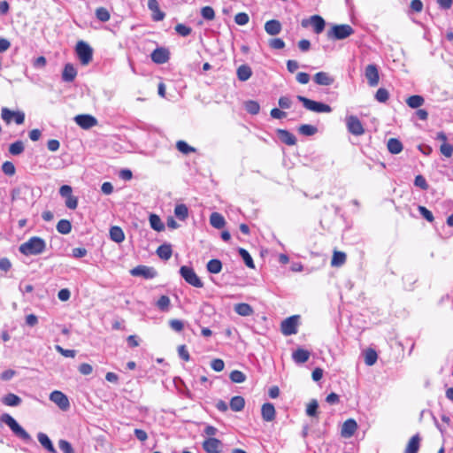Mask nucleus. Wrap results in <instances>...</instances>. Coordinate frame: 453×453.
<instances>
[{
  "instance_id": "nucleus-56",
  "label": "nucleus",
  "mask_w": 453,
  "mask_h": 453,
  "mask_svg": "<svg viewBox=\"0 0 453 453\" xmlns=\"http://www.w3.org/2000/svg\"><path fill=\"white\" fill-rule=\"evenodd\" d=\"M55 349L60 353L62 356L65 357H74L76 355L75 350L73 349H65L62 348L60 345H56Z\"/></svg>"
},
{
  "instance_id": "nucleus-16",
  "label": "nucleus",
  "mask_w": 453,
  "mask_h": 453,
  "mask_svg": "<svg viewBox=\"0 0 453 453\" xmlns=\"http://www.w3.org/2000/svg\"><path fill=\"white\" fill-rule=\"evenodd\" d=\"M156 64H165L169 60V51L165 48H157L150 55Z\"/></svg>"
},
{
  "instance_id": "nucleus-62",
  "label": "nucleus",
  "mask_w": 453,
  "mask_h": 453,
  "mask_svg": "<svg viewBox=\"0 0 453 453\" xmlns=\"http://www.w3.org/2000/svg\"><path fill=\"white\" fill-rule=\"evenodd\" d=\"M65 206L71 210H74L78 206V199L73 195L65 198Z\"/></svg>"
},
{
  "instance_id": "nucleus-34",
  "label": "nucleus",
  "mask_w": 453,
  "mask_h": 453,
  "mask_svg": "<svg viewBox=\"0 0 453 453\" xmlns=\"http://www.w3.org/2000/svg\"><path fill=\"white\" fill-rule=\"evenodd\" d=\"M150 227L157 232H161L165 229V224L162 222L161 219L156 214H150Z\"/></svg>"
},
{
  "instance_id": "nucleus-30",
  "label": "nucleus",
  "mask_w": 453,
  "mask_h": 453,
  "mask_svg": "<svg viewBox=\"0 0 453 453\" xmlns=\"http://www.w3.org/2000/svg\"><path fill=\"white\" fill-rule=\"evenodd\" d=\"M346 254L342 251H334L333 257L331 260V265L333 267H340L346 262Z\"/></svg>"
},
{
  "instance_id": "nucleus-25",
  "label": "nucleus",
  "mask_w": 453,
  "mask_h": 453,
  "mask_svg": "<svg viewBox=\"0 0 453 453\" xmlns=\"http://www.w3.org/2000/svg\"><path fill=\"white\" fill-rule=\"evenodd\" d=\"M310 357V352L303 349H297L292 354L293 360L297 364L305 363Z\"/></svg>"
},
{
  "instance_id": "nucleus-12",
  "label": "nucleus",
  "mask_w": 453,
  "mask_h": 453,
  "mask_svg": "<svg viewBox=\"0 0 453 453\" xmlns=\"http://www.w3.org/2000/svg\"><path fill=\"white\" fill-rule=\"evenodd\" d=\"M132 276H141L144 279H153L157 276V271L153 267L138 265L130 271Z\"/></svg>"
},
{
  "instance_id": "nucleus-61",
  "label": "nucleus",
  "mask_w": 453,
  "mask_h": 453,
  "mask_svg": "<svg viewBox=\"0 0 453 453\" xmlns=\"http://www.w3.org/2000/svg\"><path fill=\"white\" fill-rule=\"evenodd\" d=\"M211 367L215 372H221L224 369V367H225L224 361L222 359H219V358H215V359H213L211 361Z\"/></svg>"
},
{
  "instance_id": "nucleus-3",
  "label": "nucleus",
  "mask_w": 453,
  "mask_h": 453,
  "mask_svg": "<svg viewBox=\"0 0 453 453\" xmlns=\"http://www.w3.org/2000/svg\"><path fill=\"white\" fill-rule=\"evenodd\" d=\"M354 34V29L348 24L334 25L327 31L329 40H343Z\"/></svg>"
},
{
  "instance_id": "nucleus-47",
  "label": "nucleus",
  "mask_w": 453,
  "mask_h": 453,
  "mask_svg": "<svg viewBox=\"0 0 453 453\" xmlns=\"http://www.w3.org/2000/svg\"><path fill=\"white\" fill-rule=\"evenodd\" d=\"M171 301L167 296H161L157 302V306L160 311H165L169 309Z\"/></svg>"
},
{
  "instance_id": "nucleus-7",
  "label": "nucleus",
  "mask_w": 453,
  "mask_h": 453,
  "mask_svg": "<svg viewBox=\"0 0 453 453\" xmlns=\"http://www.w3.org/2000/svg\"><path fill=\"white\" fill-rule=\"evenodd\" d=\"M75 50L82 65H86L92 60L93 50L87 42L83 41L78 42Z\"/></svg>"
},
{
  "instance_id": "nucleus-27",
  "label": "nucleus",
  "mask_w": 453,
  "mask_h": 453,
  "mask_svg": "<svg viewBox=\"0 0 453 453\" xmlns=\"http://www.w3.org/2000/svg\"><path fill=\"white\" fill-rule=\"evenodd\" d=\"M419 443H420V437L418 434L413 435L405 449L404 453H418L419 449Z\"/></svg>"
},
{
  "instance_id": "nucleus-42",
  "label": "nucleus",
  "mask_w": 453,
  "mask_h": 453,
  "mask_svg": "<svg viewBox=\"0 0 453 453\" xmlns=\"http://www.w3.org/2000/svg\"><path fill=\"white\" fill-rule=\"evenodd\" d=\"M298 131L301 134L311 136L317 133L318 128L312 125L303 124L299 127Z\"/></svg>"
},
{
  "instance_id": "nucleus-1",
  "label": "nucleus",
  "mask_w": 453,
  "mask_h": 453,
  "mask_svg": "<svg viewBox=\"0 0 453 453\" xmlns=\"http://www.w3.org/2000/svg\"><path fill=\"white\" fill-rule=\"evenodd\" d=\"M45 249V241L41 237L33 236L23 242L19 246V250L25 256H36L42 254Z\"/></svg>"
},
{
  "instance_id": "nucleus-53",
  "label": "nucleus",
  "mask_w": 453,
  "mask_h": 453,
  "mask_svg": "<svg viewBox=\"0 0 453 453\" xmlns=\"http://www.w3.org/2000/svg\"><path fill=\"white\" fill-rule=\"evenodd\" d=\"M440 151L444 157H450L453 154V146L449 143L443 142L440 147Z\"/></svg>"
},
{
  "instance_id": "nucleus-20",
  "label": "nucleus",
  "mask_w": 453,
  "mask_h": 453,
  "mask_svg": "<svg viewBox=\"0 0 453 453\" xmlns=\"http://www.w3.org/2000/svg\"><path fill=\"white\" fill-rule=\"evenodd\" d=\"M37 439L40 444L50 453H58L52 441L44 433H38Z\"/></svg>"
},
{
  "instance_id": "nucleus-54",
  "label": "nucleus",
  "mask_w": 453,
  "mask_h": 453,
  "mask_svg": "<svg viewBox=\"0 0 453 453\" xmlns=\"http://www.w3.org/2000/svg\"><path fill=\"white\" fill-rule=\"evenodd\" d=\"M2 171L4 174L12 176L16 170L14 165L12 162L6 161L2 165Z\"/></svg>"
},
{
  "instance_id": "nucleus-4",
  "label": "nucleus",
  "mask_w": 453,
  "mask_h": 453,
  "mask_svg": "<svg viewBox=\"0 0 453 453\" xmlns=\"http://www.w3.org/2000/svg\"><path fill=\"white\" fill-rule=\"evenodd\" d=\"M297 100L303 104L305 109L311 111L318 113H329L332 111V108L329 104L317 102L303 96H297Z\"/></svg>"
},
{
  "instance_id": "nucleus-17",
  "label": "nucleus",
  "mask_w": 453,
  "mask_h": 453,
  "mask_svg": "<svg viewBox=\"0 0 453 453\" xmlns=\"http://www.w3.org/2000/svg\"><path fill=\"white\" fill-rule=\"evenodd\" d=\"M314 81L318 85L330 86L334 83V79L326 72H319L313 77Z\"/></svg>"
},
{
  "instance_id": "nucleus-64",
  "label": "nucleus",
  "mask_w": 453,
  "mask_h": 453,
  "mask_svg": "<svg viewBox=\"0 0 453 453\" xmlns=\"http://www.w3.org/2000/svg\"><path fill=\"white\" fill-rule=\"evenodd\" d=\"M70 296H71V292L67 288H62L58 293V297L62 302L68 301L70 299Z\"/></svg>"
},
{
  "instance_id": "nucleus-14",
  "label": "nucleus",
  "mask_w": 453,
  "mask_h": 453,
  "mask_svg": "<svg viewBox=\"0 0 453 453\" xmlns=\"http://www.w3.org/2000/svg\"><path fill=\"white\" fill-rule=\"evenodd\" d=\"M357 429V424L355 419L349 418L347 419L342 426L341 435L343 438H350L355 434Z\"/></svg>"
},
{
  "instance_id": "nucleus-28",
  "label": "nucleus",
  "mask_w": 453,
  "mask_h": 453,
  "mask_svg": "<svg viewBox=\"0 0 453 453\" xmlns=\"http://www.w3.org/2000/svg\"><path fill=\"white\" fill-rule=\"evenodd\" d=\"M110 237L111 239L117 242L120 243L125 240V234L121 227L114 226L110 228Z\"/></svg>"
},
{
  "instance_id": "nucleus-11",
  "label": "nucleus",
  "mask_w": 453,
  "mask_h": 453,
  "mask_svg": "<svg viewBox=\"0 0 453 453\" xmlns=\"http://www.w3.org/2000/svg\"><path fill=\"white\" fill-rule=\"evenodd\" d=\"M365 76L367 79L368 84L371 87H376L379 84L380 75L376 65L370 64L365 67Z\"/></svg>"
},
{
  "instance_id": "nucleus-43",
  "label": "nucleus",
  "mask_w": 453,
  "mask_h": 453,
  "mask_svg": "<svg viewBox=\"0 0 453 453\" xmlns=\"http://www.w3.org/2000/svg\"><path fill=\"white\" fill-rule=\"evenodd\" d=\"M377 358H378V355L375 350L369 349L365 351V363L367 365H369V366L373 365L376 363Z\"/></svg>"
},
{
  "instance_id": "nucleus-35",
  "label": "nucleus",
  "mask_w": 453,
  "mask_h": 453,
  "mask_svg": "<svg viewBox=\"0 0 453 453\" xmlns=\"http://www.w3.org/2000/svg\"><path fill=\"white\" fill-rule=\"evenodd\" d=\"M157 256L165 260H168L172 257V247L170 244L160 245L157 250Z\"/></svg>"
},
{
  "instance_id": "nucleus-10",
  "label": "nucleus",
  "mask_w": 453,
  "mask_h": 453,
  "mask_svg": "<svg viewBox=\"0 0 453 453\" xmlns=\"http://www.w3.org/2000/svg\"><path fill=\"white\" fill-rule=\"evenodd\" d=\"M50 400L57 404L62 411H67L70 407L68 397L58 390H54L50 395Z\"/></svg>"
},
{
  "instance_id": "nucleus-18",
  "label": "nucleus",
  "mask_w": 453,
  "mask_h": 453,
  "mask_svg": "<svg viewBox=\"0 0 453 453\" xmlns=\"http://www.w3.org/2000/svg\"><path fill=\"white\" fill-rule=\"evenodd\" d=\"M277 135H278V138L280 140V142H282L283 143H285L287 145H290V146L295 145L296 142V139L295 135L288 130L278 129Z\"/></svg>"
},
{
  "instance_id": "nucleus-40",
  "label": "nucleus",
  "mask_w": 453,
  "mask_h": 453,
  "mask_svg": "<svg viewBox=\"0 0 453 453\" xmlns=\"http://www.w3.org/2000/svg\"><path fill=\"white\" fill-rule=\"evenodd\" d=\"M238 252L242 257L245 265L250 268H255V264L250 254L243 248H239Z\"/></svg>"
},
{
  "instance_id": "nucleus-57",
  "label": "nucleus",
  "mask_w": 453,
  "mask_h": 453,
  "mask_svg": "<svg viewBox=\"0 0 453 453\" xmlns=\"http://www.w3.org/2000/svg\"><path fill=\"white\" fill-rule=\"evenodd\" d=\"M418 211L419 213L421 214V216L426 219L427 221L429 222H433L434 218V215L433 213L428 210L426 209L425 206H418Z\"/></svg>"
},
{
  "instance_id": "nucleus-15",
  "label": "nucleus",
  "mask_w": 453,
  "mask_h": 453,
  "mask_svg": "<svg viewBox=\"0 0 453 453\" xmlns=\"http://www.w3.org/2000/svg\"><path fill=\"white\" fill-rule=\"evenodd\" d=\"M75 122L82 128L88 129L96 125L97 121L96 118L91 115H77L74 118Z\"/></svg>"
},
{
  "instance_id": "nucleus-58",
  "label": "nucleus",
  "mask_w": 453,
  "mask_h": 453,
  "mask_svg": "<svg viewBox=\"0 0 453 453\" xmlns=\"http://www.w3.org/2000/svg\"><path fill=\"white\" fill-rule=\"evenodd\" d=\"M269 45L272 49L281 50L285 47V42L280 38H273L269 41Z\"/></svg>"
},
{
  "instance_id": "nucleus-44",
  "label": "nucleus",
  "mask_w": 453,
  "mask_h": 453,
  "mask_svg": "<svg viewBox=\"0 0 453 453\" xmlns=\"http://www.w3.org/2000/svg\"><path fill=\"white\" fill-rule=\"evenodd\" d=\"M176 148H177V150H178L180 152H181V153H183V154H185V155H187V154H189V153H192V152H195V151H196V149H195V148H193V147L189 146V145H188L186 142H184V141H178V142H176Z\"/></svg>"
},
{
  "instance_id": "nucleus-38",
  "label": "nucleus",
  "mask_w": 453,
  "mask_h": 453,
  "mask_svg": "<svg viewBox=\"0 0 453 453\" xmlns=\"http://www.w3.org/2000/svg\"><path fill=\"white\" fill-rule=\"evenodd\" d=\"M174 214L179 219L185 220L188 216V209L183 203L177 204L174 208Z\"/></svg>"
},
{
  "instance_id": "nucleus-59",
  "label": "nucleus",
  "mask_w": 453,
  "mask_h": 453,
  "mask_svg": "<svg viewBox=\"0 0 453 453\" xmlns=\"http://www.w3.org/2000/svg\"><path fill=\"white\" fill-rule=\"evenodd\" d=\"M234 21L240 26L246 25L249 22V16L244 12H239L235 15Z\"/></svg>"
},
{
  "instance_id": "nucleus-31",
  "label": "nucleus",
  "mask_w": 453,
  "mask_h": 453,
  "mask_svg": "<svg viewBox=\"0 0 453 453\" xmlns=\"http://www.w3.org/2000/svg\"><path fill=\"white\" fill-rule=\"evenodd\" d=\"M388 150L392 154H399L403 150L402 142L396 138H390L387 144Z\"/></svg>"
},
{
  "instance_id": "nucleus-2",
  "label": "nucleus",
  "mask_w": 453,
  "mask_h": 453,
  "mask_svg": "<svg viewBox=\"0 0 453 453\" xmlns=\"http://www.w3.org/2000/svg\"><path fill=\"white\" fill-rule=\"evenodd\" d=\"M1 420L5 423L12 433L22 441L26 442L32 441L30 434L10 414H3Z\"/></svg>"
},
{
  "instance_id": "nucleus-26",
  "label": "nucleus",
  "mask_w": 453,
  "mask_h": 453,
  "mask_svg": "<svg viewBox=\"0 0 453 453\" xmlns=\"http://www.w3.org/2000/svg\"><path fill=\"white\" fill-rule=\"evenodd\" d=\"M210 223L213 227L221 229L225 226L226 220L220 213L212 212L210 216Z\"/></svg>"
},
{
  "instance_id": "nucleus-39",
  "label": "nucleus",
  "mask_w": 453,
  "mask_h": 453,
  "mask_svg": "<svg viewBox=\"0 0 453 453\" xmlns=\"http://www.w3.org/2000/svg\"><path fill=\"white\" fill-rule=\"evenodd\" d=\"M72 230L71 222L67 219H61L57 224V231L62 234H67Z\"/></svg>"
},
{
  "instance_id": "nucleus-29",
  "label": "nucleus",
  "mask_w": 453,
  "mask_h": 453,
  "mask_svg": "<svg viewBox=\"0 0 453 453\" xmlns=\"http://www.w3.org/2000/svg\"><path fill=\"white\" fill-rule=\"evenodd\" d=\"M2 403L6 406L15 407L20 404L21 398L15 394L9 393L2 398Z\"/></svg>"
},
{
  "instance_id": "nucleus-24",
  "label": "nucleus",
  "mask_w": 453,
  "mask_h": 453,
  "mask_svg": "<svg viewBox=\"0 0 453 453\" xmlns=\"http://www.w3.org/2000/svg\"><path fill=\"white\" fill-rule=\"evenodd\" d=\"M310 23L313 27L316 34H320L325 28L326 22L324 19L319 15H313L310 18Z\"/></svg>"
},
{
  "instance_id": "nucleus-19",
  "label": "nucleus",
  "mask_w": 453,
  "mask_h": 453,
  "mask_svg": "<svg viewBox=\"0 0 453 453\" xmlns=\"http://www.w3.org/2000/svg\"><path fill=\"white\" fill-rule=\"evenodd\" d=\"M148 8L153 12V19L156 21L163 20L165 13L160 10L157 0H148Z\"/></svg>"
},
{
  "instance_id": "nucleus-23",
  "label": "nucleus",
  "mask_w": 453,
  "mask_h": 453,
  "mask_svg": "<svg viewBox=\"0 0 453 453\" xmlns=\"http://www.w3.org/2000/svg\"><path fill=\"white\" fill-rule=\"evenodd\" d=\"M77 75V71L72 64H66L62 73V80L66 82L73 81Z\"/></svg>"
},
{
  "instance_id": "nucleus-36",
  "label": "nucleus",
  "mask_w": 453,
  "mask_h": 453,
  "mask_svg": "<svg viewBox=\"0 0 453 453\" xmlns=\"http://www.w3.org/2000/svg\"><path fill=\"white\" fill-rule=\"evenodd\" d=\"M234 311L241 316H248L252 314L253 309L250 304L241 303L234 306Z\"/></svg>"
},
{
  "instance_id": "nucleus-22",
  "label": "nucleus",
  "mask_w": 453,
  "mask_h": 453,
  "mask_svg": "<svg viewBox=\"0 0 453 453\" xmlns=\"http://www.w3.org/2000/svg\"><path fill=\"white\" fill-rule=\"evenodd\" d=\"M262 418L265 421H272L275 418V408L273 403H266L262 405L261 408Z\"/></svg>"
},
{
  "instance_id": "nucleus-41",
  "label": "nucleus",
  "mask_w": 453,
  "mask_h": 453,
  "mask_svg": "<svg viewBox=\"0 0 453 453\" xmlns=\"http://www.w3.org/2000/svg\"><path fill=\"white\" fill-rule=\"evenodd\" d=\"M206 267L211 273H219L222 269V264L219 259H211L207 263Z\"/></svg>"
},
{
  "instance_id": "nucleus-46",
  "label": "nucleus",
  "mask_w": 453,
  "mask_h": 453,
  "mask_svg": "<svg viewBox=\"0 0 453 453\" xmlns=\"http://www.w3.org/2000/svg\"><path fill=\"white\" fill-rule=\"evenodd\" d=\"M96 17L102 22H106L110 19V12L104 7H99L96 10Z\"/></svg>"
},
{
  "instance_id": "nucleus-6",
  "label": "nucleus",
  "mask_w": 453,
  "mask_h": 453,
  "mask_svg": "<svg viewBox=\"0 0 453 453\" xmlns=\"http://www.w3.org/2000/svg\"><path fill=\"white\" fill-rule=\"evenodd\" d=\"M180 273L185 281L189 285L195 288L203 287V281L200 280L192 267L183 265L180 269Z\"/></svg>"
},
{
  "instance_id": "nucleus-55",
  "label": "nucleus",
  "mask_w": 453,
  "mask_h": 453,
  "mask_svg": "<svg viewBox=\"0 0 453 453\" xmlns=\"http://www.w3.org/2000/svg\"><path fill=\"white\" fill-rule=\"evenodd\" d=\"M58 446L61 451L64 453H74V450L71 445V443L65 440H60L58 441Z\"/></svg>"
},
{
  "instance_id": "nucleus-60",
  "label": "nucleus",
  "mask_w": 453,
  "mask_h": 453,
  "mask_svg": "<svg viewBox=\"0 0 453 453\" xmlns=\"http://www.w3.org/2000/svg\"><path fill=\"white\" fill-rule=\"evenodd\" d=\"M415 186L420 188L423 190H426L428 188V184L426 179L422 175H417L414 180Z\"/></svg>"
},
{
  "instance_id": "nucleus-49",
  "label": "nucleus",
  "mask_w": 453,
  "mask_h": 453,
  "mask_svg": "<svg viewBox=\"0 0 453 453\" xmlns=\"http://www.w3.org/2000/svg\"><path fill=\"white\" fill-rule=\"evenodd\" d=\"M389 98L388 91L384 88H380L375 94V99L380 103H385Z\"/></svg>"
},
{
  "instance_id": "nucleus-52",
  "label": "nucleus",
  "mask_w": 453,
  "mask_h": 453,
  "mask_svg": "<svg viewBox=\"0 0 453 453\" xmlns=\"http://www.w3.org/2000/svg\"><path fill=\"white\" fill-rule=\"evenodd\" d=\"M175 31L177 34H179L181 36H188L191 34V27L184 25V24H177L175 26Z\"/></svg>"
},
{
  "instance_id": "nucleus-33",
  "label": "nucleus",
  "mask_w": 453,
  "mask_h": 453,
  "mask_svg": "<svg viewBox=\"0 0 453 453\" xmlns=\"http://www.w3.org/2000/svg\"><path fill=\"white\" fill-rule=\"evenodd\" d=\"M252 75V70L249 65H242L237 69V77L240 81H245Z\"/></svg>"
},
{
  "instance_id": "nucleus-48",
  "label": "nucleus",
  "mask_w": 453,
  "mask_h": 453,
  "mask_svg": "<svg viewBox=\"0 0 453 453\" xmlns=\"http://www.w3.org/2000/svg\"><path fill=\"white\" fill-rule=\"evenodd\" d=\"M229 378L234 383H242L245 381L246 375L241 371L234 370L231 372Z\"/></svg>"
},
{
  "instance_id": "nucleus-50",
  "label": "nucleus",
  "mask_w": 453,
  "mask_h": 453,
  "mask_svg": "<svg viewBox=\"0 0 453 453\" xmlns=\"http://www.w3.org/2000/svg\"><path fill=\"white\" fill-rule=\"evenodd\" d=\"M201 15L206 20H212L215 18V12L211 6H204L201 10Z\"/></svg>"
},
{
  "instance_id": "nucleus-63",
  "label": "nucleus",
  "mask_w": 453,
  "mask_h": 453,
  "mask_svg": "<svg viewBox=\"0 0 453 453\" xmlns=\"http://www.w3.org/2000/svg\"><path fill=\"white\" fill-rule=\"evenodd\" d=\"M169 324L171 328L175 332H180L184 327L183 322L179 319H172Z\"/></svg>"
},
{
  "instance_id": "nucleus-37",
  "label": "nucleus",
  "mask_w": 453,
  "mask_h": 453,
  "mask_svg": "<svg viewBox=\"0 0 453 453\" xmlns=\"http://www.w3.org/2000/svg\"><path fill=\"white\" fill-rule=\"evenodd\" d=\"M245 401L242 396H234L230 401V408L234 411H240L243 409Z\"/></svg>"
},
{
  "instance_id": "nucleus-13",
  "label": "nucleus",
  "mask_w": 453,
  "mask_h": 453,
  "mask_svg": "<svg viewBox=\"0 0 453 453\" xmlns=\"http://www.w3.org/2000/svg\"><path fill=\"white\" fill-rule=\"evenodd\" d=\"M203 449L207 453H220L222 442L214 437H210L203 442Z\"/></svg>"
},
{
  "instance_id": "nucleus-51",
  "label": "nucleus",
  "mask_w": 453,
  "mask_h": 453,
  "mask_svg": "<svg viewBox=\"0 0 453 453\" xmlns=\"http://www.w3.org/2000/svg\"><path fill=\"white\" fill-rule=\"evenodd\" d=\"M318 407H319V403H318L317 400H315V399L311 400L306 408L307 415L311 416V417H315L318 413Z\"/></svg>"
},
{
  "instance_id": "nucleus-32",
  "label": "nucleus",
  "mask_w": 453,
  "mask_h": 453,
  "mask_svg": "<svg viewBox=\"0 0 453 453\" xmlns=\"http://www.w3.org/2000/svg\"><path fill=\"white\" fill-rule=\"evenodd\" d=\"M424 97L419 95L411 96L406 99L407 105L412 109L419 108L424 104Z\"/></svg>"
},
{
  "instance_id": "nucleus-5",
  "label": "nucleus",
  "mask_w": 453,
  "mask_h": 453,
  "mask_svg": "<svg viewBox=\"0 0 453 453\" xmlns=\"http://www.w3.org/2000/svg\"><path fill=\"white\" fill-rule=\"evenodd\" d=\"M299 320V315H293L282 320L280 323L282 334L285 336L296 334L298 331Z\"/></svg>"
},
{
  "instance_id": "nucleus-9",
  "label": "nucleus",
  "mask_w": 453,
  "mask_h": 453,
  "mask_svg": "<svg viewBox=\"0 0 453 453\" xmlns=\"http://www.w3.org/2000/svg\"><path fill=\"white\" fill-rule=\"evenodd\" d=\"M1 118L6 124H10L12 120L17 125H21L25 120V114L22 111H12L6 107L2 108L1 110Z\"/></svg>"
},
{
  "instance_id": "nucleus-8",
  "label": "nucleus",
  "mask_w": 453,
  "mask_h": 453,
  "mask_svg": "<svg viewBox=\"0 0 453 453\" xmlns=\"http://www.w3.org/2000/svg\"><path fill=\"white\" fill-rule=\"evenodd\" d=\"M345 122L348 131L353 135L360 136L365 134V128L357 116H347Z\"/></svg>"
},
{
  "instance_id": "nucleus-21",
  "label": "nucleus",
  "mask_w": 453,
  "mask_h": 453,
  "mask_svg": "<svg viewBox=\"0 0 453 453\" xmlns=\"http://www.w3.org/2000/svg\"><path fill=\"white\" fill-rule=\"evenodd\" d=\"M265 30L270 35H277L281 31V24L277 19L268 20L265 24Z\"/></svg>"
},
{
  "instance_id": "nucleus-45",
  "label": "nucleus",
  "mask_w": 453,
  "mask_h": 453,
  "mask_svg": "<svg viewBox=\"0 0 453 453\" xmlns=\"http://www.w3.org/2000/svg\"><path fill=\"white\" fill-rule=\"evenodd\" d=\"M24 144L21 141H17L12 143L9 147V152L12 155L17 156L21 154L24 151Z\"/></svg>"
}]
</instances>
